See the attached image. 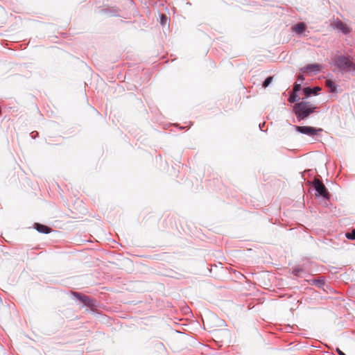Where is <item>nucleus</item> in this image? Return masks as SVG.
Returning <instances> with one entry per match:
<instances>
[{
    "label": "nucleus",
    "mask_w": 355,
    "mask_h": 355,
    "mask_svg": "<svg viewBox=\"0 0 355 355\" xmlns=\"http://www.w3.org/2000/svg\"><path fill=\"white\" fill-rule=\"evenodd\" d=\"M315 107L309 102L302 101L293 107V112L298 120H302L314 112Z\"/></svg>",
    "instance_id": "1"
},
{
    "label": "nucleus",
    "mask_w": 355,
    "mask_h": 355,
    "mask_svg": "<svg viewBox=\"0 0 355 355\" xmlns=\"http://www.w3.org/2000/svg\"><path fill=\"white\" fill-rule=\"evenodd\" d=\"M335 63L340 70H355V64L349 57L338 56L336 58Z\"/></svg>",
    "instance_id": "2"
},
{
    "label": "nucleus",
    "mask_w": 355,
    "mask_h": 355,
    "mask_svg": "<svg viewBox=\"0 0 355 355\" xmlns=\"http://www.w3.org/2000/svg\"><path fill=\"white\" fill-rule=\"evenodd\" d=\"M313 185L319 196L327 199L329 198V192L322 181L315 179L313 182Z\"/></svg>",
    "instance_id": "3"
},
{
    "label": "nucleus",
    "mask_w": 355,
    "mask_h": 355,
    "mask_svg": "<svg viewBox=\"0 0 355 355\" xmlns=\"http://www.w3.org/2000/svg\"><path fill=\"white\" fill-rule=\"evenodd\" d=\"M71 294L73 296L74 299L81 302L83 305L88 307H92L94 305V300L85 295L75 291H71Z\"/></svg>",
    "instance_id": "4"
},
{
    "label": "nucleus",
    "mask_w": 355,
    "mask_h": 355,
    "mask_svg": "<svg viewBox=\"0 0 355 355\" xmlns=\"http://www.w3.org/2000/svg\"><path fill=\"white\" fill-rule=\"evenodd\" d=\"M333 26L339 31H342L344 34H347L351 32V28L339 19L334 21Z\"/></svg>",
    "instance_id": "5"
},
{
    "label": "nucleus",
    "mask_w": 355,
    "mask_h": 355,
    "mask_svg": "<svg viewBox=\"0 0 355 355\" xmlns=\"http://www.w3.org/2000/svg\"><path fill=\"white\" fill-rule=\"evenodd\" d=\"M322 66L318 63L309 64L301 69L303 73H309L310 71L318 72L321 71Z\"/></svg>",
    "instance_id": "6"
},
{
    "label": "nucleus",
    "mask_w": 355,
    "mask_h": 355,
    "mask_svg": "<svg viewBox=\"0 0 355 355\" xmlns=\"http://www.w3.org/2000/svg\"><path fill=\"white\" fill-rule=\"evenodd\" d=\"M295 129L300 133L308 135H314L317 132V130L313 127L310 126H296Z\"/></svg>",
    "instance_id": "7"
},
{
    "label": "nucleus",
    "mask_w": 355,
    "mask_h": 355,
    "mask_svg": "<svg viewBox=\"0 0 355 355\" xmlns=\"http://www.w3.org/2000/svg\"><path fill=\"white\" fill-rule=\"evenodd\" d=\"M119 10L116 7H107L101 9L100 12L110 17H114L119 15Z\"/></svg>",
    "instance_id": "8"
},
{
    "label": "nucleus",
    "mask_w": 355,
    "mask_h": 355,
    "mask_svg": "<svg viewBox=\"0 0 355 355\" xmlns=\"http://www.w3.org/2000/svg\"><path fill=\"white\" fill-rule=\"evenodd\" d=\"M33 227L38 232L42 234H49L51 231V228L50 227L40 223H35L33 225Z\"/></svg>",
    "instance_id": "9"
},
{
    "label": "nucleus",
    "mask_w": 355,
    "mask_h": 355,
    "mask_svg": "<svg viewBox=\"0 0 355 355\" xmlns=\"http://www.w3.org/2000/svg\"><path fill=\"white\" fill-rule=\"evenodd\" d=\"M306 26L304 23H298L293 27V30L298 33H302L305 30Z\"/></svg>",
    "instance_id": "10"
},
{
    "label": "nucleus",
    "mask_w": 355,
    "mask_h": 355,
    "mask_svg": "<svg viewBox=\"0 0 355 355\" xmlns=\"http://www.w3.org/2000/svg\"><path fill=\"white\" fill-rule=\"evenodd\" d=\"M326 85L331 89V92H334L336 90V86L331 80H327L326 81Z\"/></svg>",
    "instance_id": "11"
},
{
    "label": "nucleus",
    "mask_w": 355,
    "mask_h": 355,
    "mask_svg": "<svg viewBox=\"0 0 355 355\" xmlns=\"http://www.w3.org/2000/svg\"><path fill=\"white\" fill-rule=\"evenodd\" d=\"M297 100V95L295 92H293L288 98V101L290 103H294Z\"/></svg>",
    "instance_id": "12"
},
{
    "label": "nucleus",
    "mask_w": 355,
    "mask_h": 355,
    "mask_svg": "<svg viewBox=\"0 0 355 355\" xmlns=\"http://www.w3.org/2000/svg\"><path fill=\"white\" fill-rule=\"evenodd\" d=\"M167 21H168V18H167V17H166L165 15L162 14V15H161V17H160V24H161L162 26H165V25H166Z\"/></svg>",
    "instance_id": "13"
},
{
    "label": "nucleus",
    "mask_w": 355,
    "mask_h": 355,
    "mask_svg": "<svg viewBox=\"0 0 355 355\" xmlns=\"http://www.w3.org/2000/svg\"><path fill=\"white\" fill-rule=\"evenodd\" d=\"M272 81V77H268L263 83V87H267Z\"/></svg>",
    "instance_id": "14"
},
{
    "label": "nucleus",
    "mask_w": 355,
    "mask_h": 355,
    "mask_svg": "<svg viewBox=\"0 0 355 355\" xmlns=\"http://www.w3.org/2000/svg\"><path fill=\"white\" fill-rule=\"evenodd\" d=\"M345 236L349 239L354 240L355 239V230H353L351 233H349V232L346 233Z\"/></svg>",
    "instance_id": "15"
},
{
    "label": "nucleus",
    "mask_w": 355,
    "mask_h": 355,
    "mask_svg": "<svg viewBox=\"0 0 355 355\" xmlns=\"http://www.w3.org/2000/svg\"><path fill=\"white\" fill-rule=\"evenodd\" d=\"M312 92H313V90L309 87L304 88V92L306 96H309L312 94Z\"/></svg>",
    "instance_id": "16"
},
{
    "label": "nucleus",
    "mask_w": 355,
    "mask_h": 355,
    "mask_svg": "<svg viewBox=\"0 0 355 355\" xmlns=\"http://www.w3.org/2000/svg\"><path fill=\"white\" fill-rule=\"evenodd\" d=\"M300 89H301V84L300 83V84L296 83L294 85L293 92L296 93L297 92L300 91Z\"/></svg>",
    "instance_id": "17"
},
{
    "label": "nucleus",
    "mask_w": 355,
    "mask_h": 355,
    "mask_svg": "<svg viewBox=\"0 0 355 355\" xmlns=\"http://www.w3.org/2000/svg\"><path fill=\"white\" fill-rule=\"evenodd\" d=\"M312 89L313 90V92H312V93H313V94H317V92H318V91H320V89H320V87H314L313 89Z\"/></svg>",
    "instance_id": "18"
},
{
    "label": "nucleus",
    "mask_w": 355,
    "mask_h": 355,
    "mask_svg": "<svg viewBox=\"0 0 355 355\" xmlns=\"http://www.w3.org/2000/svg\"><path fill=\"white\" fill-rule=\"evenodd\" d=\"M297 80L302 83L304 81V78L302 75H299Z\"/></svg>",
    "instance_id": "19"
},
{
    "label": "nucleus",
    "mask_w": 355,
    "mask_h": 355,
    "mask_svg": "<svg viewBox=\"0 0 355 355\" xmlns=\"http://www.w3.org/2000/svg\"><path fill=\"white\" fill-rule=\"evenodd\" d=\"M336 352L339 355H345V354L343 352H342L339 348L336 349Z\"/></svg>",
    "instance_id": "20"
},
{
    "label": "nucleus",
    "mask_w": 355,
    "mask_h": 355,
    "mask_svg": "<svg viewBox=\"0 0 355 355\" xmlns=\"http://www.w3.org/2000/svg\"><path fill=\"white\" fill-rule=\"evenodd\" d=\"M31 135L33 138H35V136L38 135V133L37 132H33L31 133Z\"/></svg>",
    "instance_id": "21"
}]
</instances>
